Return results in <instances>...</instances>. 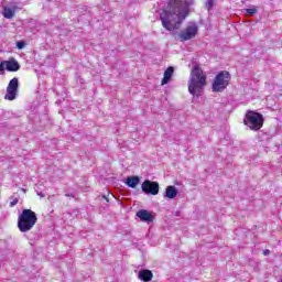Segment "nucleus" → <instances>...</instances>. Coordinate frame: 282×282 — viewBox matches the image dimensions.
<instances>
[{
    "mask_svg": "<svg viewBox=\"0 0 282 282\" xmlns=\"http://www.w3.org/2000/svg\"><path fill=\"white\" fill-rule=\"evenodd\" d=\"M137 217H139L140 221H143L144 224H153V221H155V216H153V213L147 209L137 212Z\"/></svg>",
    "mask_w": 282,
    "mask_h": 282,
    "instance_id": "nucleus-9",
    "label": "nucleus"
},
{
    "mask_svg": "<svg viewBox=\"0 0 282 282\" xmlns=\"http://www.w3.org/2000/svg\"><path fill=\"white\" fill-rule=\"evenodd\" d=\"M246 14H248V17H254V14H257V12H259V10L257 8H252V9H245Z\"/></svg>",
    "mask_w": 282,
    "mask_h": 282,
    "instance_id": "nucleus-17",
    "label": "nucleus"
},
{
    "mask_svg": "<svg viewBox=\"0 0 282 282\" xmlns=\"http://www.w3.org/2000/svg\"><path fill=\"white\" fill-rule=\"evenodd\" d=\"M203 70L199 65H195L191 72V78L188 82V91L192 96H199L204 91L206 85V76L203 75Z\"/></svg>",
    "mask_w": 282,
    "mask_h": 282,
    "instance_id": "nucleus-2",
    "label": "nucleus"
},
{
    "mask_svg": "<svg viewBox=\"0 0 282 282\" xmlns=\"http://www.w3.org/2000/svg\"><path fill=\"white\" fill-rule=\"evenodd\" d=\"M232 76H230V73L228 70H220L216 77L214 78V82L212 84V91L215 94H219L230 85Z\"/></svg>",
    "mask_w": 282,
    "mask_h": 282,
    "instance_id": "nucleus-4",
    "label": "nucleus"
},
{
    "mask_svg": "<svg viewBox=\"0 0 282 282\" xmlns=\"http://www.w3.org/2000/svg\"><path fill=\"white\" fill-rule=\"evenodd\" d=\"M17 47L18 50H23V47H25V42L24 41L17 42Z\"/></svg>",
    "mask_w": 282,
    "mask_h": 282,
    "instance_id": "nucleus-20",
    "label": "nucleus"
},
{
    "mask_svg": "<svg viewBox=\"0 0 282 282\" xmlns=\"http://www.w3.org/2000/svg\"><path fill=\"white\" fill-rule=\"evenodd\" d=\"M138 279L144 282L153 281V271L149 269H141L138 273Z\"/></svg>",
    "mask_w": 282,
    "mask_h": 282,
    "instance_id": "nucleus-11",
    "label": "nucleus"
},
{
    "mask_svg": "<svg viewBox=\"0 0 282 282\" xmlns=\"http://www.w3.org/2000/svg\"><path fill=\"white\" fill-rule=\"evenodd\" d=\"M205 6H206V9L210 11L215 7V0H207Z\"/></svg>",
    "mask_w": 282,
    "mask_h": 282,
    "instance_id": "nucleus-18",
    "label": "nucleus"
},
{
    "mask_svg": "<svg viewBox=\"0 0 282 282\" xmlns=\"http://www.w3.org/2000/svg\"><path fill=\"white\" fill-rule=\"evenodd\" d=\"M124 184L128 185L129 188H135L138 184H140V176H128Z\"/></svg>",
    "mask_w": 282,
    "mask_h": 282,
    "instance_id": "nucleus-14",
    "label": "nucleus"
},
{
    "mask_svg": "<svg viewBox=\"0 0 282 282\" xmlns=\"http://www.w3.org/2000/svg\"><path fill=\"white\" fill-rule=\"evenodd\" d=\"M180 191H177V187L173 186V185H169L165 188V194L164 197H166L167 199H175L178 195Z\"/></svg>",
    "mask_w": 282,
    "mask_h": 282,
    "instance_id": "nucleus-13",
    "label": "nucleus"
},
{
    "mask_svg": "<svg viewBox=\"0 0 282 282\" xmlns=\"http://www.w3.org/2000/svg\"><path fill=\"white\" fill-rule=\"evenodd\" d=\"M141 191L145 195H158L160 193V183L145 180L141 184Z\"/></svg>",
    "mask_w": 282,
    "mask_h": 282,
    "instance_id": "nucleus-7",
    "label": "nucleus"
},
{
    "mask_svg": "<svg viewBox=\"0 0 282 282\" xmlns=\"http://www.w3.org/2000/svg\"><path fill=\"white\" fill-rule=\"evenodd\" d=\"M39 217L32 209H23L18 217V228L20 232H30L36 226Z\"/></svg>",
    "mask_w": 282,
    "mask_h": 282,
    "instance_id": "nucleus-3",
    "label": "nucleus"
},
{
    "mask_svg": "<svg viewBox=\"0 0 282 282\" xmlns=\"http://www.w3.org/2000/svg\"><path fill=\"white\" fill-rule=\"evenodd\" d=\"M193 0H170L166 1L160 13V20L162 26L167 32H175L180 30L184 19L188 17L191 12V6H193Z\"/></svg>",
    "mask_w": 282,
    "mask_h": 282,
    "instance_id": "nucleus-1",
    "label": "nucleus"
},
{
    "mask_svg": "<svg viewBox=\"0 0 282 282\" xmlns=\"http://www.w3.org/2000/svg\"><path fill=\"white\" fill-rule=\"evenodd\" d=\"M6 73V61L0 62V74Z\"/></svg>",
    "mask_w": 282,
    "mask_h": 282,
    "instance_id": "nucleus-19",
    "label": "nucleus"
},
{
    "mask_svg": "<svg viewBox=\"0 0 282 282\" xmlns=\"http://www.w3.org/2000/svg\"><path fill=\"white\" fill-rule=\"evenodd\" d=\"M77 85H85V78L78 76L76 79Z\"/></svg>",
    "mask_w": 282,
    "mask_h": 282,
    "instance_id": "nucleus-21",
    "label": "nucleus"
},
{
    "mask_svg": "<svg viewBox=\"0 0 282 282\" xmlns=\"http://www.w3.org/2000/svg\"><path fill=\"white\" fill-rule=\"evenodd\" d=\"M243 122L246 127H249L251 131H259V129L263 127V122H264L263 115L254 110H248L246 112Z\"/></svg>",
    "mask_w": 282,
    "mask_h": 282,
    "instance_id": "nucleus-5",
    "label": "nucleus"
},
{
    "mask_svg": "<svg viewBox=\"0 0 282 282\" xmlns=\"http://www.w3.org/2000/svg\"><path fill=\"white\" fill-rule=\"evenodd\" d=\"M37 195H39L40 197H45V194H43L42 192H37Z\"/></svg>",
    "mask_w": 282,
    "mask_h": 282,
    "instance_id": "nucleus-26",
    "label": "nucleus"
},
{
    "mask_svg": "<svg viewBox=\"0 0 282 282\" xmlns=\"http://www.w3.org/2000/svg\"><path fill=\"white\" fill-rule=\"evenodd\" d=\"M260 142H264L268 140H272V134L268 133V132H260L258 135Z\"/></svg>",
    "mask_w": 282,
    "mask_h": 282,
    "instance_id": "nucleus-16",
    "label": "nucleus"
},
{
    "mask_svg": "<svg viewBox=\"0 0 282 282\" xmlns=\"http://www.w3.org/2000/svg\"><path fill=\"white\" fill-rule=\"evenodd\" d=\"M177 36L181 43L195 39V36H197V24L188 25L185 30L181 31Z\"/></svg>",
    "mask_w": 282,
    "mask_h": 282,
    "instance_id": "nucleus-6",
    "label": "nucleus"
},
{
    "mask_svg": "<svg viewBox=\"0 0 282 282\" xmlns=\"http://www.w3.org/2000/svg\"><path fill=\"white\" fill-rule=\"evenodd\" d=\"M102 199H105L106 202H107V204H109V197H107V196H102Z\"/></svg>",
    "mask_w": 282,
    "mask_h": 282,
    "instance_id": "nucleus-25",
    "label": "nucleus"
},
{
    "mask_svg": "<svg viewBox=\"0 0 282 282\" xmlns=\"http://www.w3.org/2000/svg\"><path fill=\"white\" fill-rule=\"evenodd\" d=\"M175 217H180V215H181V212H175Z\"/></svg>",
    "mask_w": 282,
    "mask_h": 282,
    "instance_id": "nucleus-27",
    "label": "nucleus"
},
{
    "mask_svg": "<svg viewBox=\"0 0 282 282\" xmlns=\"http://www.w3.org/2000/svg\"><path fill=\"white\" fill-rule=\"evenodd\" d=\"M4 68L7 72H19L21 69V64L14 58H10L9 61H4Z\"/></svg>",
    "mask_w": 282,
    "mask_h": 282,
    "instance_id": "nucleus-10",
    "label": "nucleus"
},
{
    "mask_svg": "<svg viewBox=\"0 0 282 282\" xmlns=\"http://www.w3.org/2000/svg\"><path fill=\"white\" fill-rule=\"evenodd\" d=\"M17 204H19V198L13 199V200L10 203V207H11V208H14V206H17Z\"/></svg>",
    "mask_w": 282,
    "mask_h": 282,
    "instance_id": "nucleus-22",
    "label": "nucleus"
},
{
    "mask_svg": "<svg viewBox=\"0 0 282 282\" xmlns=\"http://www.w3.org/2000/svg\"><path fill=\"white\" fill-rule=\"evenodd\" d=\"M65 196H66V197H76V195L73 194V193H70V194H69V193H66Z\"/></svg>",
    "mask_w": 282,
    "mask_h": 282,
    "instance_id": "nucleus-24",
    "label": "nucleus"
},
{
    "mask_svg": "<svg viewBox=\"0 0 282 282\" xmlns=\"http://www.w3.org/2000/svg\"><path fill=\"white\" fill-rule=\"evenodd\" d=\"M15 12H17V6H12V8L4 7L2 14L4 19H14Z\"/></svg>",
    "mask_w": 282,
    "mask_h": 282,
    "instance_id": "nucleus-15",
    "label": "nucleus"
},
{
    "mask_svg": "<svg viewBox=\"0 0 282 282\" xmlns=\"http://www.w3.org/2000/svg\"><path fill=\"white\" fill-rule=\"evenodd\" d=\"M262 254H263L264 257H268V254H270V249L263 250Z\"/></svg>",
    "mask_w": 282,
    "mask_h": 282,
    "instance_id": "nucleus-23",
    "label": "nucleus"
},
{
    "mask_svg": "<svg viewBox=\"0 0 282 282\" xmlns=\"http://www.w3.org/2000/svg\"><path fill=\"white\" fill-rule=\"evenodd\" d=\"M17 91H19V78L14 77L9 82L7 87V95L4 96L6 100H15Z\"/></svg>",
    "mask_w": 282,
    "mask_h": 282,
    "instance_id": "nucleus-8",
    "label": "nucleus"
},
{
    "mask_svg": "<svg viewBox=\"0 0 282 282\" xmlns=\"http://www.w3.org/2000/svg\"><path fill=\"white\" fill-rule=\"evenodd\" d=\"M174 72L175 68L173 66L167 67L164 72L161 85H169V83H171V79L173 78Z\"/></svg>",
    "mask_w": 282,
    "mask_h": 282,
    "instance_id": "nucleus-12",
    "label": "nucleus"
}]
</instances>
